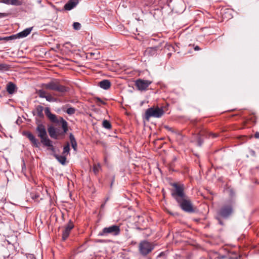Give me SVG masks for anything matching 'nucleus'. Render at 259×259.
I'll list each match as a JSON object with an SVG mask.
<instances>
[{"label":"nucleus","instance_id":"f257e3e1","mask_svg":"<svg viewBox=\"0 0 259 259\" xmlns=\"http://www.w3.org/2000/svg\"><path fill=\"white\" fill-rule=\"evenodd\" d=\"M171 186L174 187V189L171 190V196L177 202L180 208L187 212H195V209L190 199L185 193L184 185L174 183L171 184Z\"/></svg>","mask_w":259,"mask_h":259},{"label":"nucleus","instance_id":"f03ea898","mask_svg":"<svg viewBox=\"0 0 259 259\" xmlns=\"http://www.w3.org/2000/svg\"><path fill=\"white\" fill-rule=\"evenodd\" d=\"M36 132L37 136L40 139V142L30 132H25L23 135H25L30 141L32 146L35 148H38L40 143L44 146H51V140L49 138L45 126L42 124H38L36 127Z\"/></svg>","mask_w":259,"mask_h":259},{"label":"nucleus","instance_id":"7ed1b4c3","mask_svg":"<svg viewBox=\"0 0 259 259\" xmlns=\"http://www.w3.org/2000/svg\"><path fill=\"white\" fill-rule=\"evenodd\" d=\"M41 87L44 89L57 92L59 96H63L69 91V88L60 84L57 79H52L48 82L42 83Z\"/></svg>","mask_w":259,"mask_h":259},{"label":"nucleus","instance_id":"20e7f679","mask_svg":"<svg viewBox=\"0 0 259 259\" xmlns=\"http://www.w3.org/2000/svg\"><path fill=\"white\" fill-rule=\"evenodd\" d=\"M164 114V111L162 108L158 107H151L147 109L145 112V118L149 120L150 117L160 118Z\"/></svg>","mask_w":259,"mask_h":259},{"label":"nucleus","instance_id":"39448f33","mask_svg":"<svg viewBox=\"0 0 259 259\" xmlns=\"http://www.w3.org/2000/svg\"><path fill=\"white\" fill-rule=\"evenodd\" d=\"M154 248V245L147 241H141L139 245V252L143 256H146Z\"/></svg>","mask_w":259,"mask_h":259},{"label":"nucleus","instance_id":"423d86ee","mask_svg":"<svg viewBox=\"0 0 259 259\" xmlns=\"http://www.w3.org/2000/svg\"><path fill=\"white\" fill-rule=\"evenodd\" d=\"M120 229L119 226L117 225H112L108 227H105L99 233L98 235L101 236H107L108 235H112L117 236L120 234Z\"/></svg>","mask_w":259,"mask_h":259},{"label":"nucleus","instance_id":"0eeeda50","mask_svg":"<svg viewBox=\"0 0 259 259\" xmlns=\"http://www.w3.org/2000/svg\"><path fill=\"white\" fill-rule=\"evenodd\" d=\"M52 122L57 123L59 126L61 125L63 129V134H65L68 131V123L67 121L62 117H60L57 119L56 115L51 113L48 117Z\"/></svg>","mask_w":259,"mask_h":259},{"label":"nucleus","instance_id":"6e6552de","mask_svg":"<svg viewBox=\"0 0 259 259\" xmlns=\"http://www.w3.org/2000/svg\"><path fill=\"white\" fill-rule=\"evenodd\" d=\"M233 204L230 203L222 206L218 211V214L223 218H227L233 213Z\"/></svg>","mask_w":259,"mask_h":259},{"label":"nucleus","instance_id":"1a4fd4ad","mask_svg":"<svg viewBox=\"0 0 259 259\" xmlns=\"http://www.w3.org/2000/svg\"><path fill=\"white\" fill-rule=\"evenodd\" d=\"M152 81L149 80L138 79L135 82V85L139 91H146Z\"/></svg>","mask_w":259,"mask_h":259},{"label":"nucleus","instance_id":"9d476101","mask_svg":"<svg viewBox=\"0 0 259 259\" xmlns=\"http://www.w3.org/2000/svg\"><path fill=\"white\" fill-rule=\"evenodd\" d=\"M74 225L71 221H69L68 223L65 227L64 230L62 233V240H65L68 237L71 230L73 228Z\"/></svg>","mask_w":259,"mask_h":259},{"label":"nucleus","instance_id":"9b49d317","mask_svg":"<svg viewBox=\"0 0 259 259\" xmlns=\"http://www.w3.org/2000/svg\"><path fill=\"white\" fill-rule=\"evenodd\" d=\"M48 131L51 138L57 139L58 136L60 135L64 136L65 134H63L62 132H60L59 130L55 128L54 126H51L48 128Z\"/></svg>","mask_w":259,"mask_h":259},{"label":"nucleus","instance_id":"f8f14e48","mask_svg":"<svg viewBox=\"0 0 259 259\" xmlns=\"http://www.w3.org/2000/svg\"><path fill=\"white\" fill-rule=\"evenodd\" d=\"M160 50V46H155L153 47H149L146 49L145 51L144 55L148 57L153 56L157 54L158 50Z\"/></svg>","mask_w":259,"mask_h":259},{"label":"nucleus","instance_id":"ddd939ff","mask_svg":"<svg viewBox=\"0 0 259 259\" xmlns=\"http://www.w3.org/2000/svg\"><path fill=\"white\" fill-rule=\"evenodd\" d=\"M207 137V132L204 130H202L199 132V133L197 135L196 139L198 142V145L201 146L203 143V139L202 137Z\"/></svg>","mask_w":259,"mask_h":259},{"label":"nucleus","instance_id":"4468645a","mask_svg":"<svg viewBox=\"0 0 259 259\" xmlns=\"http://www.w3.org/2000/svg\"><path fill=\"white\" fill-rule=\"evenodd\" d=\"M78 3V0H69L65 5L64 8L65 10L70 11L74 8Z\"/></svg>","mask_w":259,"mask_h":259},{"label":"nucleus","instance_id":"2eb2a0df","mask_svg":"<svg viewBox=\"0 0 259 259\" xmlns=\"http://www.w3.org/2000/svg\"><path fill=\"white\" fill-rule=\"evenodd\" d=\"M99 86L104 90H108L111 87V82L109 80L104 79L99 82Z\"/></svg>","mask_w":259,"mask_h":259},{"label":"nucleus","instance_id":"dca6fc26","mask_svg":"<svg viewBox=\"0 0 259 259\" xmlns=\"http://www.w3.org/2000/svg\"><path fill=\"white\" fill-rule=\"evenodd\" d=\"M7 91L9 94H13L17 89L15 84L12 82H9L6 87Z\"/></svg>","mask_w":259,"mask_h":259},{"label":"nucleus","instance_id":"f3484780","mask_svg":"<svg viewBox=\"0 0 259 259\" xmlns=\"http://www.w3.org/2000/svg\"><path fill=\"white\" fill-rule=\"evenodd\" d=\"M0 2L7 5L14 6H21L22 4V2L19 0H0Z\"/></svg>","mask_w":259,"mask_h":259},{"label":"nucleus","instance_id":"a211bd4d","mask_svg":"<svg viewBox=\"0 0 259 259\" xmlns=\"http://www.w3.org/2000/svg\"><path fill=\"white\" fill-rule=\"evenodd\" d=\"M31 30H32V28H26V29H24L23 31H22L19 33H18L17 34V35L18 38L26 37L30 33Z\"/></svg>","mask_w":259,"mask_h":259},{"label":"nucleus","instance_id":"6ab92c4d","mask_svg":"<svg viewBox=\"0 0 259 259\" xmlns=\"http://www.w3.org/2000/svg\"><path fill=\"white\" fill-rule=\"evenodd\" d=\"M53 156L56 158V159L62 164L64 165L66 161V155H59L57 154H53Z\"/></svg>","mask_w":259,"mask_h":259},{"label":"nucleus","instance_id":"aec40b11","mask_svg":"<svg viewBox=\"0 0 259 259\" xmlns=\"http://www.w3.org/2000/svg\"><path fill=\"white\" fill-rule=\"evenodd\" d=\"M69 139L72 148L74 151H76L77 149V142L74 136L72 134H70Z\"/></svg>","mask_w":259,"mask_h":259},{"label":"nucleus","instance_id":"412c9836","mask_svg":"<svg viewBox=\"0 0 259 259\" xmlns=\"http://www.w3.org/2000/svg\"><path fill=\"white\" fill-rule=\"evenodd\" d=\"M44 107L41 105H38L36 107V112L37 116L40 118H44L43 114Z\"/></svg>","mask_w":259,"mask_h":259},{"label":"nucleus","instance_id":"4be33fe9","mask_svg":"<svg viewBox=\"0 0 259 259\" xmlns=\"http://www.w3.org/2000/svg\"><path fill=\"white\" fill-rule=\"evenodd\" d=\"M10 68L11 67L8 64L5 63L0 64V71L1 72L9 71L10 70Z\"/></svg>","mask_w":259,"mask_h":259},{"label":"nucleus","instance_id":"5701e85b","mask_svg":"<svg viewBox=\"0 0 259 259\" xmlns=\"http://www.w3.org/2000/svg\"><path fill=\"white\" fill-rule=\"evenodd\" d=\"M101 169V166L100 163L94 164L93 165V170L95 175L98 174Z\"/></svg>","mask_w":259,"mask_h":259},{"label":"nucleus","instance_id":"b1692460","mask_svg":"<svg viewBox=\"0 0 259 259\" xmlns=\"http://www.w3.org/2000/svg\"><path fill=\"white\" fill-rule=\"evenodd\" d=\"M103 126L108 130L111 128V124L110 122L107 120H104L102 122Z\"/></svg>","mask_w":259,"mask_h":259},{"label":"nucleus","instance_id":"393cba45","mask_svg":"<svg viewBox=\"0 0 259 259\" xmlns=\"http://www.w3.org/2000/svg\"><path fill=\"white\" fill-rule=\"evenodd\" d=\"M69 151L70 146L69 143H67L65 146H64L62 154L67 156L69 154Z\"/></svg>","mask_w":259,"mask_h":259},{"label":"nucleus","instance_id":"a878e982","mask_svg":"<svg viewBox=\"0 0 259 259\" xmlns=\"http://www.w3.org/2000/svg\"><path fill=\"white\" fill-rule=\"evenodd\" d=\"M17 38H18V37L17 35V34L8 36H5L4 38L5 40L7 41L14 40V39H16Z\"/></svg>","mask_w":259,"mask_h":259},{"label":"nucleus","instance_id":"bb28decb","mask_svg":"<svg viewBox=\"0 0 259 259\" xmlns=\"http://www.w3.org/2000/svg\"><path fill=\"white\" fill-rule=\"evenodd\" d=\"M38 95L39 97L42 98H45L46 97L47 93L45 90H39L38 92Z\"/></svg>","mask_w":259,"mask_h":259},{"label":"nucleus","instance_id":"cd10ccee","mask_svg":"<svg viewBox=\"0 0 259 259\" xmlns=\"http://www.w3.org/2000/svg\"><path fill=\"white\" fill-rule=\"evenodd\" d=\"M75 112V109L73 107H69L66 110V113L69 115H72Z\"/></svg>","mask_w":259,"mask_h":259},{"label":"nucleus","instance_id":"c85d7f7f","mask_svg":"<svg viewBox=\"0 0 259 259\" xmlns=\"http://www.w3.org/2000/svg\"><path fill=\"white\" fill-rule=\"evenodd\" d=\"M73 27L75 30H80L81 28V24L79 22H74L73 24Z\"/></svg>","mask_w":259,"mask_h":259},{"label":"nucleus","instance_id":"c756f323","mask_svg":"<svg viewBox=\"0 0 259 259\" xmlns=\"http://www.w3.org/2000/svg\"><path fill=\"white\" fill-rule=\"evenodd\" d=\"M39 194H37V193H31V197L32 199L34 200H36V201H37L38 198H39Z\"/></svg>","mask_w":259,"mask_h":259},{"label":"nucleus","instance_id":"7c9ffc66","mask_svg":"<svg viewBox=\"0 0 259 259\" xmlns=\"http://www.w3.org/2000/svg\"><path fill=\"white\" fill-rule=\"evenodd\" d=\"M45 99H46V100L47 101H49V102H54L56 101V99L55 98H54L53 97H52L51 95H48L46 96V97L45 98Z\"/></svg>","mask_w":259,"mask_h":259},{"label":"nucleus","instance_id":"2f4dec72","mask_svg":"<svg viewBox=\"0 0 259 259\" xmlns=\"http://www.w3.org/2000/svg\"><path fill=\"white\" fill-rule=\"evenodd\" d=\"M45 112L47 117H48L52 113L49 107H46L45 109Z\"/></svg>","mask_w":259,"mask_h":259},{"label":"nucleus","instance_id":"473e14b6","mask_svg":"<svg viewBox=\"0 0 259 259\" xmlns=\"http://www.w3.org/2000/svg\"><path fill=\"white\" fill-rule=\"evenodd\" d=\"M163 257L164 259H166V254L164 252H161L157 256V258Z\"/></svg>","mask_w":259,"mask_h":259},{"label":"nucleus","instance_id":"72a5a7b5","mask_svg":"<svg viewBox=\"0 0 259 259\" xmlns=\"http://www.w3.org/2000/svg\"><path fill=\"white\" fill-rule=\"evenodd\" d=\"M218 137V134H215V133H210L208 134V138L212 137V138H215Z\"/></svg>","mask_w":259,"mask_h":259},{"label":"nucleus","instance_id":"f704fd0d","mask_svg":"<svg viewBox=\"0 0 259 259\" xmlns=\"http://www.w3.org/2000/svg\"><path fill=\"white\" fill-rule=\"evenodd\" d=\"M26 257L27 259H36L35 256L32 254H29Z\"/></svg>","mask_w":259,"mask_h":259},{"label":"nucleus","instance_id":"c9c22d12","mask_svg":"<svg viewBox=\"0 0 259 259\" xmlns=\"http://www.w3.org/2000/svg\"><path fill=\"white\" fill-rule=\"evenodd\" d=\"M108 199H106V201L104 202V203H103L101 205V207H100V211H103L104 210V209L105 208V204H106V201H107Z\"/></svg>","mask_w":259,"mask_h":259},{"label":"nucleus","instance_id":"e433bc0d","mask_svg":"<svg viewBox=\"0 0 259 259\" xmlns=\"http://www.w3.org/2000/svg\"><path fill=\"white\" fill-rule=\"evenodd\" d=\"M96 100L97 102H100L102 104H105V102H103L100 98H96Z\"/></svg>","mask_w":259,"mask_h":259},{"label":"nucleus","instance_id":"4c0bfd02","mask_svg":"<svg viewBox=\"0 0 259 259\" xmlns=\"http://www.w3.org/2000/svg\"><path fill=\"white\" fill-rule=\"evenodd\" d=\"M51 146H46L47 147H49L51 148V150L53 151V152H54L55 151V149L54 148V146L52 144V141L51 140Z\"/></svg>","mask_w":259,"mask_h":259},{"label":"nucleus","instance_id":"58836bf2","mask_svg":"<svg viewBox=\"0 0 259 259\" xmlns=\"http://www.w3.org/2000/svg\"><path fill=\"white\" fill-rule=\"evenodd\" d=\"M8 16V14H6V13H0V18L1 17H6Z\"/></svg>","mask_w":259,"mask_h":259},{"label":"nucleus","instance_id":"ea45409f","mask_svg":"<svg viewBox=\"0 0 259 259\" xmlns=\"http://www.w3.org/2000/svg\"><path fill=\"white\" fill-rule=\"evenodd\" d=\"M254 137L256 139H259V132H257L254 134Z\"/></svg>","mask_w":259,"mask_h":259},{"label":"nucleus","instance_id":"a19ab883","mask_svg":"<svg viewBox=\"0 0 259 259\" xmlns=\"http://www.w3.org/2000/svg\"><path fill=\"white\" fill-rule=\"evenodd\" d=\"M200 50V48H199V46H195V47H194V50H195V51H199V50Z\"/></svg>","mask_w":259,"mask_h":259},{"label":"nucleus","instance_id":"79ce46f5","mask_svg":"<svg viewBox=\"0 0 259 259\" xmlns=\"http://www.w3.org/2000/svg\"><path fill=\"white\" fill-rule=\"evenodd\" d=\"M5 37H0V40H5Z\"/></svg>","mask_w":259,"mask_h":259},{"label":"nucleus","instance_id":"37998d69","mask_svg":"<svg viewBox=\"0 0 259 259\" xmlns=\"http://www.w3.org/2000/svg\"><path fill=\"white\" fill-rule=\"evenodd\" d=\"M98 242H100V243H103L104 242V241L103 240H99L98 241Z\"/></svg>","mask_w":259,"mask_h":259},{"label":"nucleus","instance_id":"c03bdc74","mask_svg":"<svg viewBox=\"0 0 259 259\" xmlns=\"http://www.w3.org/2000/svg\"><path fill=\"white\" fill-rule=\"evenodd\" d=\"M165 128L170 130L167 126H165Z\"/></svg>","mask_w":259,"mask_h":259}]
</instances>
